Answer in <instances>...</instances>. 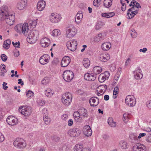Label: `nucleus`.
I'll list each match as a JSON object with an SVG mask.
<instances>
[{
    "label": "nucleus",
    "instance_id": "1",
    "mask_svg": "<svg viewBox=\"0 0 151 151\" xmlns=\"http://www.w3.org/2000/svg\"><path fill=\"white\" fill-rule=\"evenodd\" d=\"M14 29L17 32H22L25 35H27L29 31V26L28 24L26 23H24L23 25L21 24H17L14 27ZM39 35V32L38 30H29L27 38V41L31 44L35 43L37 40Z\"/></svg>",
    "mask_w": 151,
    "mask_h": 151
},
{
    "label": "nucleus",
    "instance_id": "2",
    "mask_svg": "<svg viewBox=\"0 0 151 151\" xmlns=\"http://www.w3.org/2000/svg\"><path fill=\"white\" fill-rule=\"evenodd\" d=\"M15 19L14 15L10 12L8 6L4 5L0 8V20L5 21L10 25H13Z\"/></svg>",
    "mask_w": 151,
    "mask_h": 151
},
{
    "label": "nucleus",
    "instance_id": "3",
    "mask_svg": "<svg viewBox=\"0 0 151 151\" xmlns=\"http://www.w3.org/2000/svg\"><path fill=\"white\" fill-rule=\"evenodd\" d=\"M125 101L126 104L128 106L133 107L135 105L136 99L133 95H129L127 96Z\"/></svg>",
    "mask_w": 151,
    "mask_h": 151
},
{
    "label": "nucleus",
    "instance_id": "4",
    "mask_svg": "<svg viewBox=\"0 0 151 151\" xmlns=\"http://www.w3.org/2000/svg\"><path fill=\"white\" fill-rule=\"evenodd\" d=\"M14 146L18 148L23 149L26 147V144L25 141L23 139L18 138L13 143Z\"/></svg>",
    "mask_w": 151,
    "mask_h": 151
},
{
    "label": "nucleus",
    "instance_id": "5",
    "mask_svg": "<svg viewBox=\"0 0 151 151\" xmlns=\"http://www.w3.org/2000/svg\"><path fill=\"white\" fill-rule=\"evenodd\" d=\"M19 111L22 114L25 116H29L32 112V108L30 106L25 107L24 106H21L19 107Z\"/></svg>",
    "mask_w": 151,
    "mask_h": 151
},
{
    "label": "nucleus",
    "instance_id": "6",
    "mask_svg": "<svg viewBox=\"0 0 151 151\" xmlns=\"http://www.w3.org/2000/svg\"><path fill=\"white\" fill-rule=\"evenodd\" d=\"M74 77V74L71 71L66 70L65 71L63 74V78L67 82L70 81Z\"/></svg>",
    "mask_w": 151,
    "mask_h": 151
},
{
    "label": "nucleus",
    "instance_id": "7",
    "mask_svg": "<svg viewBox=\"0 0 151 151\" xmlns=\"http://www.w3.org/2000/svg\"><path fill=\"white\" fill-rule=\"evenodd\" d=\"M77 45V41L76 40H73L67 42L66 46L69 50L74 51L76 50Z\"/></svg>",
    "mask_w": 151,
    "mask_h": 151
},
{
    "label": "nucleus",
    "instance_id": "8",
    "mask_svg": "<svg viewBox=\"0 0 151 151\" xmlns=\"http://www.w3.org/2000/svg\"><path fill=\"white\" fill-rule=\"evenodd\" d=\"M77 32V29L73 27L68 28L66 30V37L71 38L76 35Z\"/></svg>",
    "mask_w": 151,
    "mask_h": 151
},
{
    "label": "nucleus",
    "instance_id": "9",
    "mask_svg": "<svg viewBox=\"0 0 151 151\" xmlns=\"http://www.w3.org/2000/svg\"><path fill=\"white\" fill-rule=\"evenodd\" d=\"M6 121L8 124L13 126L17 124L18 120L15 117L12 116H10L7 118Z\"/></svg>",
    "mask_w": 151,
    "mask_h": 151
},
{
    "label": "nucleus",
    "instance_id": "10",
    "mask_svg": "<svg viewBox=\"0 0 151 151\" xmlns=\"http://www.w3.org/2000/svg\"><path fill=\"white\" fill-rule=\"evenodd\" d=\"M62 17L59 14L52 13L50 17V21L53 23H56L59 22L61 19Z\"/></svg>",
    "mask_w": 151,
    "mask_h": 151
},
{
    "label": "nucleus",
    "instance_id": "11",
    "mask_svg": "<svg viewBox=\"0 0 151 151\" xmlns=\"http://www.w3.org/2000/svg\"><path fill=\"white\" fill-rule=\"evenodd\" d=\"M81 131L78 128H74L70 129L68 132V134L70 136L77 137L80 135Z\"/></svg>",
    "mask_w": 151,
    "mask_h": 151
},
{
    "label": "nucleus",
    "instance_id": "12",
    "mask_svg": "<svg viewBox=\"0 0 151 151\" xmlns=\"http://www.w3.org/2000/svg\"><path fill=\"white\" fill-rule=\"evenodd\" d=\"M70 62V59L68 56L64 57L61 62V65L62 67H66L68 65Z\"/></svg>",
    "mask_w": 151,
    "mask_h": 151
},
{
    "label": "nucleus",
    "instance_id": "13",
    "mask_svg": "<svg viewBox=\"0 0 151 151\" xmlns=\"http://www.w3.org/2000/svg\"><path fill=\"white\" fill-rule=\"evenodd\" d=\"M89 102L91 106H96L99 104V99L96 97H92L89 100Z\"/></svg>",
    "mask_w": 151,
    "mask_h": 151
},
{
    "label": "nucleus",
    "instance_id": "14",
    "mask_svg": "<svg viewBox=\"0 0 151 151\" xmlns=\"http://www.w3.org/2000/svg\"><path fill=\"white\" fill-rule=\"evenodd\" d=\"M133 151H135L137 150V151H141L144 150L145 151L146 147L143 145L137 143L133 147Z\"/></svg>",
    "mask_w": 151,
    "mask_h": 151
},
{
    "label": "nucleus",
    "instance_id": "15",
    "mask_svg": "<svg viewBox=\"0 0 151 151\" xmlns=\"http://www.w3.org/2000/svg\"><path fill=\"white\" fill-rule=\"evenodd\" d=\"M84 78L86 80L89 81H94L96 78V76L94 74L87 73L84 76Z\"/></svg>",
    "mask_w": 151,
    "mask_h": 151
},
{
    "label": "nucleus",
    "instance_id": "16",
    "mask_svg": "<svg viewBox=\"0 0 151 151\" xmlns=\"http://www.w3.org/2000/svg\"><path fill=\"white\" fill-rule=\"evenodd\" d=\"M50 43L49 39L46 37L43 38L40 41V44L43 47H46L49 46Z\"/></svg>",
    "mask_w": 151,
    "mask_h": 151
},
{
    "label": "nucleus",
    "instance_id": "17",
    "mask_svg": "<svg viewBox=\"0 0 151 151\" xmlns=\"http://www.w3.org/2000/svg\"><path fill=\"white\" fill-rule=\"evenodd\" d=\"M27 3V0H22L17 4V8L19 10H23L26 7Z\"/></svg>",
    "mask_w": 151,
    "mask_h": 151
},
{
    "label": "nucleus",
    "instance_id": "18",
    "mask_svg": "<svg viewBox=\"0 0 151 151\" xmlns=\"http://www.w3.org/2000/svg\"><path fill=\"white\" fill-rule=\"evenodd\" d=\"M83 14L81 11H79L77 14L75 22L77 24H79L81 22V20L83 18Z\"/></svg>",
    "mask_w": 151,
    "mask_h": 151
},
{
    "label": "nucleus",
    "instance_id": "19",
    "mask_svg": "<svg viewBox=\"0 0 151 151\" xmlns=\"http://www.w3.org/2000/svg\"><path fill=\"white\" fill-rule=\"evenodd\" d=\"M84 134L87 137L91 136L92 134V131L89 126H85L83 129Z\"/></svg>",
    "mask_w": 151,
    "mask_h": 151
},
{
    "label": "nucleus",
    "instance_id": "20",
    "mask_svg": "<svg viewBox=\"0 0 151 151\" xmlns=\"http://www.w3.org/2000/svg\"><path fill=\"white\" fill-rule=\"evenodd\" d=\"M48 55L46 54L43 55L40 58L39 62L42 65H45L48 62L47 57Z\"/></svg>",
    "mask_w": 151,
    "mask_h": 151
},
{
    "label": "nucleus",
    "instance_id": "21",
    "mask_svg": "<svg viewBox=\"0 0 151 151\" xmlns=\"http://www.w3.org/2000/svg\"><path fill=\"white\" fill-rule=\"evenodd\" d=\"M45 6V2L44 1H39L37 4V8L39 11H42L44 9Z\"/></svg>",
    "mask_w": 151,
    "mask_h": 151
},
{
    "label": "nucleus",
    "instance_id": "22",
    "mask_svg": "<svg viewBox=\"0 0 151 151\" xmlns=\"http://www.w3.org/2000/svg\"><path fill=\"white\" fill-rule=\"evenodd\" d=\"M109 58L110 56L108 54H102L100 55L99 57V60L101 61L104 62H106Z\"/></svg>",
    "mask_w": 151,
    "mask_h": 151
},
{
    "label": "nucleus",
    "instance_id": "23",
    "mask_svg": "<svg viewBox=\"0 0 151 151\" xmlns=\"http://www.w3.org/2000/svg\"><path fill=\"white\" fill-rule=\"evenodd\" d=\"M82 145L81 144H76L74 147V151H83V150H86L88 151L89 150L90 148H83Z\"/></svg>",
    "mask_w": 151,
    "mask_h": 151
},
{
    "label": "nucleus",
    "instance_id": "24",
    "mask_svg": "<svg viewBox=\"0 0 151 151\" xmlns=\"http://www.w3.org/2000/svg\"><path fill=\"white\" fill-rule=\"evenodd\" d=\"M139 10L137 9L135 11H129L128 10L127 13V15L128 16V19H130L136 14L138 13V11Z\"/></svg>",
    "mask_w": 151,
    "mask_h": 151
},
{
    "label": "nucleus",
    "instance_id": "25",
    "mask_svg": "<svg viewBox=\"0 0 151 151\" xmlns=\"http://www.w3.org/2000/svg\"><path fill=\"white\" fill-rule=\"evenodd\" d=\"M105 38V36L102 33H99L98 35L95 36L94 38V41L95 42H98Z\"/></svg>",
    "mask_w": 151,
    "mask_h": 151
},
{
    "label": "nucleus",
    "instance_id": "26",
    "mask_svg": "<svg viewBox=\"0 0 151 151\" xmlns=\"http://www.w3.org/2000/svg\"><path fill=\"white\" fill-rule=\"evenodd\" d=\"M81 116H82L85 118H87L88 115L87 110L83 108L79 110Z\"/></svg>",
    "mask_w": 151,
    "mask_h": 151
},
{
    "label": "nucleus",
    "instance_id": "27",
    "mask_svg": "<svg viewBox=\"0 0 151 151\" xmlns=\"http://www.w3.org/2000/svg\"><path fill=\"white\" fill-rule=\"evenodd\" d=\"M111 46L110 43L106 42L103 43L101 45V47L103 50L107 51L111 48Z\"/></svg>",
    "mask_w": 151,
    "mask_h": 151
},
{
    "label": "nucleus",
    "instance_id": "28",
    "mask_svg": "<svg viewBox=\"0 0 151 151\" xmlns=\"http://www.w3.org/2000/svg\"><path fill=\"white\" fill-rule=\"evenodd\" d=\"M42 111L43 113L45 114L43 116V120L46 124H48L50 123V119L48 117L47 114H45V113H44V111H47V110L46 109H44L42 110ZM46 113H47V112Z\"/></svg>",
    "mask_w": 151,
    "mask_h": 151
},
{
    "label": "nucleus",
    "instance_id": "29",
    "mask_svg": "<svg viewBox=\"0 0 151 151\" xmlns=\"http://www.w3.org/2000/svg\"><path fill=\"white\" fill-rule=\"evenodd\" d=\"M102 70V68L99 66L95 67L93 69L94 74L96 76L97 74L100 73Z\"/></svg>",
    "mask_w": 151,
    "mask_h": 151
},
{
    "label": "nucleus",
    "instance_id": "30",
    "mask_svg": "<svg viewBox=\"0 0 151 151\" xmlns=\"http://www.w3.org/2000/svg\"><path fill=\"white\" fill-rule=\"evenodd\" d=\"M54 92L50 88H47L45 91V94L48 97H50L52 96L54 93Z\"/></svg>",
    "mask_w": 151,
    "mask_h": 151
},
{
    "label": "nucleus",
    "instance_id": "31",
    "mask_svg": "<svg viewBox=\"0 0 151 151\" xmlns=\"http://www.w3.org/2000/svg\"><path fill=\"white\" fill-rule=\"evenodd\" d=\"M112 0H104L103 2V4L105 7L109 8L112 5Z\"/></svg>",
    "mask_w": 151,
    "mask_h": 151
},
{
    "label": "nucleus",
    "instance_id": "32",
    "mask_svg": "<svg viewBox=\"0 0 151 151\" xmlns=\"http://www.w3.org/2000/svg\"><path fill=\"white\" fill-rule=\"evenodd\" d=\"M11 43V40L9 39H8L4 41L3 47L6 49H8L10 47Z\"/></svg>",
    "mask_w": 151,
    "mask_h": 151
},
{
    "label": "nucleus",
    "instance_id": "33",
    "mask_svg": "<svg viewBox=\"0 0 151 151\" xmlns=\"http://www.w3.org/2000/svg\"><path fill=\"white\" fill-rule=\"evenodd\" d=\"M108 123L112 127H115L116 126V122L114 121L112 118H108Z\"/></svg>",
    "mask_w": 151,
    "mask_h": 151
},
{
    "label": "nucleus",
    "instance_id": "34",
    "mask_svg": "<svg viewBox=\"0 0 151 151\" xmlns=\"http://www.w3.org/2000/svg\"><path fill=\"white\" fill-rule=\"evenodd\" d=\"M72 96L70 93H66L63 95L62 99H72Z\"/></svg>",
    "mask_w": 151,
    "mask_h": 151
},
{
    "label": "nucleus",
    "instance_id": "35",
    "mask_svg": "<svg viewBox=\"0 0 151 151\" xmlns=\"http://www.w3.org/2000/svg\"><path fill=\"white\" fill-rule=\"evenodd\" d=\"M104 25V22H99L96 24L95 26V28L96 30H99Z\"/></svg>",
    "mask_w": 151,
    "mask_h": 151
},
{
    "label": "nucleus",
    "instance_id": "36",
    "mask_svg": "<svg viewBox=\"0 0 151 151\" xmlns=\"http://www.w3.org/2000/svg\"><path fill=\"white\" fill-rule=\"evenodd\" d=\"M83 64L85 68H88L90 65V61L88 59L85 58L83 60Z\"/></svg>",
    "mask_w": 151,
    "mask_h": 151
},
{
    "label": "nucleus",
    "instance_id": "37",
    "mask_svg": "<svg viewBox=\"0 0 151 151\" xmlns=\"http://www.w3.org/2000/svg\"><path fill=\"white\" fill-rule=\"evenodd\" d=\"M134 74L135 78L137 80H139L141 79L143 77V75L142 73L140 74L138 72H136L135 71H134Z\"/></svg>",
    "mask_w": 151,
    "mask_h": 151
},
{
    "label": "nucleus",
    "instance_id": "38",
    "mask_svg": "<svg viewBox=\"0 0 151 151\" xmlns=\"http://www.w3.org/2000/svg\"><path fill=\"white\" fill-rule=\"evenodd\" d=\"M62 101L64 105L68 106L70 104L72 99H67L64 98V99H62Z\"/></svg>",
    "mask_w": 151,
    "mask_h": 151
},
{
    "label": "nucleus",
    "instance_id": "39",
    "mask_svg": "<svg viewBox=\"0 0 151 151\" xmlns=\"http://www.w3.org/2000/svg\"><path fill=\"white\" fill-rule=\"evenodd\" d=\"M129 137L130 138L131 142H134L137 139L138 137L134 134H130Z\"/></svg>",
    "mask_w": 151,
    "mask_h": 151
},
{
    "label": "nucleus",
    "instance_id": "40",
    "mask_svg": "<svg viewBox=\"0 0 151 151\" xmlns=\"http://www.w3.org/2000/svg\"><path fill=\"white\" fill-rule=\"evenodd\" d=\"M60 34V32L59 30L55 29L52 31V35L54 37H57Z\"/></svg>",
    "mask_w": 151,
    "mask_h": 151
},
{
    "label": "nucleus",
    "instance_id": "41",
    "mask_svg": "<svg viewBox=\"0 0 151 151\" xmlns=\"http://www.w3.org/2000/svg\"><path fill=\"white\" fill-rule=\"evenodd\" d=\"M132 3H133L134 6L136 7L137 9L138 10L139 8H141V6L140 4L136 1L133 0L132 1Z\"/></svg>",
    "mask_w": 151,
    "mask_h": 151
},
{
    "label": "nucleus",
    "instance_id": "42",
    "mask_svg": "<svg viewBox=\"0 0 151 151\" xmlns=\"http://www.w3.org/2000/svg\"><path fill=\"white\" fill-rule=\"evenodd\" d=\"M99 88H100L101 90H102V92H101V93L103 94L105 91L107 89V86L105 85H101L99 86Z\"/></svg>",
    "mask_w": 151,
    "mask_h": 151
},
{
    "label": "nucleus",
    "instance_id": "43",
    "mask_svg": "<svg viewBox=\"0 0 151 151\" xmlns=\"http://www.w3.org/2000/svg\"><path fill=\"white\" fill-rule=\"evenodd\" d=\"M120 144L122 149H126L127 147V143L125 141H121L120 142Z\"/></svg>",
    "mask_w": 151,
    "mask_h": 151
},
{
    "label": "nucleus",
    "instance_id": "44",
    "mask_svg": "<svg viewBox=\"0 0 151 151\" xmlns=\"http://www.w3.org/2000/svg\"><path fill=\"white\" fill-rule=\"evenodd\" d=\"M50 79L48 78L45 77L42 81V83L44 85H46L49 82Z\"/></svg>",
    "mask_w": 151,
    "mask_h": 151
},
{
    "label": "nucleus",
    "instance_id": "45",
    "mask_svg": "<svg viewBox=\"0 0 151 151\" xmlns=\"http://www.w3.org/2000/svg\"><path fill=\"white\" fill-rule=\"evenodd\" d=\"M102 75H100L99 76L98 79L99 81L100 82H103L106 79Z\"/></svg>",
    "mask_w": 151,
    "mask_h": 151
},
{
    "label": "nucleus",
    "instance_id": "46",
    "mask_svg": "<svg viewBox=\"0 0 151 151\" xmlns=\"http://www.w3.org/2000/svg\"><path fill=\"white\" fill-rule=\"evenodd\" d=\"M34 93L32 91L29 90L27 92L26 94V96L28 98H29L31 96H33Z\"/></svg>",
    "mask_w": 151,
    "mask_h": 151
},
{
    "label": "nucleus",
    "instance_id": "47",
    "mask_svg": "<svg viewBox=\"0 0 151 151\" xmlns=\"http://www.w3.org/2000/svg\"><path fill=\"white\" fill-rule=\"evenodd\" d=\"M101 1V0H99V1L98 0H94L93 2V4L95 6L98 7L100 5L99 3Z\"/></svg>",
    "mask_w": 151,
    "mask_h": 151
},
{
    "label": "nucleus",
    "instance_id": "48",
    "mask_svg": "<svg viewBox=\"0 0 151 151\" xmlns=\"http://www.w3.org/2000/svg\"><path fill=\"white\" fill-rule=\"evenodd\" d=\"M100 75H102L106 79L108 78L109 76V73L108 71H105L104 73H101Z\"/></svg>",
    "mask_w": 151,
    "mask_h": 151
},
{
    "label": "nucleus",
    "instance_id": "49",
    "mask_svg": "<svg viewBox=\"0 0 151 151\" xmlns=\"http://www.w3.org/2000/svg\"><path fill=\"white\" fill-rule=\"evenodd\" d=\"M1 58L2 60L4 62L6 61L7 59V57L4 54H2L1 55Z\"/></svg>",
    "mask_w": 151,
    "mask_h": 151
},
{
    "label": "nucleus",
    "instance_id": "50",
    "mask_svg": "<svg viewBox=\"0 0 151 151\" xmlns=\"http://www.w3.org/2000/svg\"><path fill=\"white\" fill-rule=\"evenodd\" d=\"M51 138L53 140L56 142L58 141L60 139L59 137L55 135H54L53 136L51 137Z\"/></svg>",
    "mask_w": 151,
    "mask_h": 151
},
{
    "label": "nucleus",
    "instance_id": "51",
    "mask_svg": "<svg viewBox=\"0 0 151 151\" xmlns=\"http://www.w3.org/2000/svg\"><path fill=\"white\" fill-rule=\"evenodd\" d=\"M80 116L81 115L79 111H76L74 113L73 116L74 118H76L77 117H80Z\"/></svg>",
    "mask_w": 151,
    "mask_h": 151
},
{
    "label": "nucleus",
    "instance_id": "52",
    "mask_svg": "<svg viewBox=\"0 0 151 151\" xmlns=\"http://www.w3.org/2000/svg\"><path fill=\"white\" fill-rule=\"evenodd\" d=\"M14 55L15 57H17L19 55V50L16 49L14 52Z\"/></svg>",
    "mask_w": 151,
    "mask_h": 151
},
{
    "label": "nucleus",
    "instance_id": "53",
    "mask_svg": "<svg viewBox=\"0 0 151 151\" xmlns=\"http://www.w3.org/2000/svg\"><path fill=\"white\" fill-rule=\"evenodd\" d=\"M68 118V116L66 114H64L62 116V119L65 121Z\"/></svg>",
    "mask_w": 151,
    "mask_h": 151
},
{
    "label": "nucleus",
    "instance_id": "54",
    "mask_svg": "<svg viewBox=\"0 0 151 151\" xmlns=\"http://www.w3.org/2000/svg\"><path fill=\"white\" fill-rule=\"evenodd\" d=\"M146 140L147 142H151V134L147 136Z\"/></svg>",
    "mask_w": 151,
    "mask_h": 151
},
{
    "label": "nucleus",
    "instance_id": "55",
    "mask_svg": "<svg viewBox=\"0 0 151 151\" xmlns=\"http://www.w3.org/2000/svg\"><path fill=\"white\" fill-rule=\"evenodd\" d=\"M147 106L149 108H151V100L148 101L146 103Z\"/></svg>",
    "mask_w": 151,
    "mask_h": 151
},
{
    "label": "nucleus",
    "instance_id": "56",
    "mask_svg": "<svg viewBox=\"0 0 151 151\" xmlns=\"http://www.w3.org/2000/svg\"><path fill=\"white\" fill-rule=\"evenodd\" d=\"M4 140V135L0 133V142H3Z\"/></svg>",
    "mask_w": 151,
    "mask_h": 151
},
{
    "label": "nucleus",
    "instance_id": "57",
    "mask_svg": "<svg viewBox=\"0 0 151 151\" xmlns=\"http://www.w3.org/2000/svg\"><path fill=\"white\" fill-rule=\"evenodd\" d=\"M101 16L103 17H106V18H109V16L108 13H102L101 14Z\"/></svg>",
    "mask_w": 151,
    "mask_h": 151
},
{
    "label": "nucleus",
    "instance_id": "58",
    "mask_svg": "<svg viewBox=\"0 0 151 151\" xmlns=\"http://www.w3.org/2000/svg\"><path fill=\"white\" fill-rule=\"evenodd\" d=\"M134 71H135L136 72H138V73H139L140 74H141V73H142V71L141 70V69L139 67H137L136 69L135 70H134Z\"/></svg>",
    "mask_w": 151,
    "mask_h": 151
},
{
    "label": "nucleus",
    "instance_id": "59",
    "mask_svg": "<svg viewBox=\"0 0 151 151\" xmlns=\"http://www.w3.org/2000/svg\"><path fill=\"white\" fill-rule=\"evenodd\" d=\"M73 121L72 119H69L68 122V125L69 126H71L73 124Z\"/></svg>",
    "mask_w": 151,
    "mask_h": 151
},
{
    "label": "nucleus",
    "instance_id": "60",
    "mask_svg": "<svg viewBox=\"0 0 151 151\" xmlns=\"http://www.w3.org/2000/svg\"><path fill=\"white\" fill-rule=\"evenodd\" d=\"M126 9V6L125 4H122L121 7V9L123 11H124Z\"/></svg>",
    "mask_w": 151,
    "mask_h": 151
},
{
    "label": "nucleus",
    "instance_id": "61",
    "mask_svg": "<svg viewBox=\"0 0 151 151\" xmlns=\"http://www.w3.org/2000/svg\"><path fill=\"white\" fill-rule=\"evenodd\" d=\"M20 45V42H16L15 43L14 46V47H15V48H16V47H17L18 48H20L19 47Z\"/></svg>",
    "mask_w": 151,
    "mask_h": 151
},
{
    "label": "nucleus",
    "instance_id": "62",
    "mask_svg": "<svg viewBox=\"0 0 151 151\" xmlns=\"http://www.w3.org/2000/svg\"><path fill=\"white\" fill-rule=\"evenodd\" d=\"M119 87L117 86H116L114 88V93L116 92V93H118Z\"/></svg>",
    "mask_w": 151,
    "mask_h": 151
},
{
    "label": "nucleus",
    "instance_id": "63",
    "mask_svg": "<svg viewBox=\"0 0 151 151\" xmlns=\"http://www.w3.org/2000/svg\"><path fill=\"white\" fill-rule=\"evenodd\" d=\"M123 120L125 122V121L126 120H127V119H128L127 114H123Z\"/></svg>",
    "mask_w": 151,
    "mask_h": 151
},
{
    "label": "nucleus",
    "instance_id": "64",
    "mask_svg": "<svg viewBox=\"0 0 151 151\" xmlns=\"http://www.w3.org/2000/svg\"><path fill=\"white\" fill-rule=\"evenodd\" d=\"M145 130L147 132H150L151 131V129L149 127H147L145 128Z\"/></svg>",
    "mask_w": 151,
    "mask_h": 151
}]
</instances>
